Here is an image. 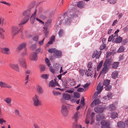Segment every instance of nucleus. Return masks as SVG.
<instances>
[{
    "label": "nucleus",
    "instance_id": "63",
    "mask_svg": "<svg viewBox=\"0 0 128 128\" xmlns=\"http://www.w3.org/2000/svg\"><path fill=\"white\" fill-rule=\"evenodd\" d=\"M78 124H76L75 122H74L72 124V127L73 128H76L78 127Z\"/></svg>",
    "mask_w": 128,
    "mask_h": 128
},
{
    "label": "nucleus",
    "instance_id": "27",
    "mask_svg": "<svg viewBox=\"0 0 128 128\" xmlns=\"http://www.w3.org/2000/svg\"><path fill=\"white\" fill-rule=\"evenodd\" d=\"M107 96H105L104 97L103 99L105 100L106 99L107 100L108 98V100H110L112 98V94L110 92L108 93Z\"/></svg>",
    "mask_w": 128,
    "mask_h": 128
},
{
    "label": "nucleus",
    "instance_id": "25",
    "mask_svg": "<svg viewBox=\"0 0 128 128\" xmlns=\"http://www.w3.org/2000/svg\"><path fill=\"white\" fill-rule=\"evenodd\" d=\"M26 42H24L22 43L18 46V49L19 50L22 49L26 47Z\"/></svg>",
    "mask_w": 128,
    "mask_h": 128
},
{
    "label": "nucleus",
    "instance_id": "32",
    "mask_svg": "<svg viewBox=\"0 0 128 128\" xmlns=\"http://www.w3.org/2000/svg\"><path fill=\"white\" fill-rule=\"evenodd\" d=\"M119 128H122L124 126V124L122 121H120L117 124Z\"/></svg>",
    "mask_w": 128,
    "mask_h": 128
},
{
    "label": "nucleus",
    "instance_id": "34",
    "mask_svg": "<svg viewBox=\"0 0 128 128\" xmlns=\"http://www.w3.org/2000/svg\"><path fill=\"white\" fill-rule=\"evenodd\" d=\"M55 38V36H51L50 39V40L48 42V44H46V45H47L48 44H52L53 42L54 41Z\"/></svg>",
    "mask_w": 128,
    "mask_h": 128
},
{
    "label": "nucleus",
    "instance_id": "45",
    "mask_svg": "<svg viewBox=\"0 0 128 128\" xmlns=\"http://www.w3.org/2000/svg\"><path fill=\"white\" fill-rule=\"evenodd\" d=\"M51 22V20H48L45 23V26H49Z\"/></svg>",
    "mask_w": 128,
    "mask_h": 128
},
{
    "label": "nucleus",
    "instance_id": "55",
    "mask_svg": "<svg viewBox=\"0 0 128 128\" xmlns=\"http://www.w3.org/2000/svg\"><path fill=\"white\" fill-rule=\"evenodd\" d=\"M79 72L80 75L83 76L84 74V70L82 69H80V70Z\"/></svg>",
    "mask_w": 128,
    "mask_h": 128
},
{
    "label": "nucleus",
    "instance_id": "48",
    "mask_svg": "<svg viewBox=\"0 0 128 128\" xmlns=\"http://www.w3.org/2000/svg\"><path fill=\"white\" fill-rule=\"evenodd\" d=\"M112 88V86L110 85H109L105 86V89L106 90L108 91L110 90Z\"/></svg>",
    "mask_w": 128,
    "mask_h": 128
},
{
    "label": "nucleus",
    "instance_id": "31",
    "mask_svg": "<svg viewBox=\"0 0 128 128\" xmlns=\"http://www.w3.org/2000/svg\"><path fill=\"white\" fill-rule=\"evenodd\" d=\"M119 63L118 62H114L112 65V67L114 68H117Z\"/></svg>",
    "mask_w": 128,
    "mask_h": 128
},
{
    "label": "nucleus",
    "instance_id": "19",
    "mask_svg": "<svg viewBox=\"0 0 128 128\" xmlns=\"http://www.w3.org/2000/svg\"><path fill=\"white\" fill-rule=\"evenodd\" d=\"M61 55V52L60 51L58 50L55 49L54 54V56L56 58H59Z\"/></svg>",
    "mask_w": 128,
    "mask_h": 128
},
{
    "label": "nucleus",
    "instance_id": "24",
    "mask_svg": "<svg viewBox=\"0 0 128 128\" xmlns=\"http://www.w3.org/2000/svg\"><path fill=\"white\" fill-rule=\"evenodd\" d=\"M104 116L103 114H102L100 116L98 115L96 117V120L97 121H100L104 119Z\"/></svg>",
    "mask_w": 128,
    "mask_h": 128
},
{
    "label": "nucleus",
    "instance_id": "53",
    "mask_svg": "<svg viewBox=\"0 0 128 128\" xmlns=\"http://www.w3.org/2000/svg\"><path fill=\"white\" fill-rule=\"evenodd\" d=\"M50 71L52 73L54 74L55 72V70L52 66L50 67Z\"/></svg>",
    "mask_w": 128,
    "mask_h": 128
},
{
    "label": "nucleus",
    "instance_id": "39",
    "mask_svg": "<svg viewBox=\"0 0 128 128\" xmlns=\"http://www.w3.org/2000/svg\"><path fill=\"white\" fill-rule=\"evenodd\" d=\"M40 77L43 79H46L48 78L49 77V74H42L41 76Z\"/></svg>",
    "mask_w": 128,
    "mask_h": 128
},
{
    "label": "nucleus",
    "instance_id": "61",
    "mask_svg": "<svg viewBox=\"0 0 128 128\" xmlns=\"http://www.w3.org/2000/svg\"><path fill=\"white\" fill-rule=\"evenodd\" d=\"M113 37V35H112L110 36L108 39V42H110L111 41L112 39V38Z\"/></svg>",
    "mask_w": 128,
    "mask_h": 128
},
{
    "label": "nucleus",
    "instance_id": "8",
    "mask_svg": "<svg viewBox=\"0 0 128 128\" xmlns=\"http://www.w3.org/2000/svg\"><path fill=\"white\" fill-rule=\"evenodd\" d=\"M32 9H29L25 10L22 12V14L25 16L26 17L28 16L29 17L31 14V12Z\"/></svg>",
    "mask_w": 128,
    "mask_h": 128
},
{
    "label": "nucleus",
    "instance_id": "26",
    "mask_svg": "<svg viewBox=\"0 0 128 128\" xmlns=\"http://www.w3.org/2000/svg\"><path fill=\"white\" fill-rule=\"evenodd\" d=\"M118 75V72L116 70H115L112 72V77L114 79H115L117 77Z\"/></svg>",
    "mask_w": 128,
    "mask_h": 128
},
{
    "label": "nucleus",
    "instance_id": "52",
    "mask_svg": "<svg viewBox=\"0 0 128 128\" xmlns=\"http://www.w3.org/2000/svg\"><path fill=\"white\" fill-rule=\"evenodd\" d=\"M116 0H109L108 2L111 4H114L116 2Z\"/></svg>",
    "mask_w": 128,
    "mask_h": 128
},
{
    "label": "nucleus",
    "instance_id": "17",
    "mask_svg": "<svg viewBox=\"0 0 128 128\" xmlns=\"http://www.w3.org/2000/svg\"><path fill=\"white\" fill-rule=\"evenodd\" d=\"M103 88V86H102L101 85V84L100 83H99L98 85L96 90L98 91L97 94H99L102 91V90Z\"/></svg>",
    "mask_w": 128,
    "mask_h": 128
},
{
    "label": "nucleus",
    "instance_id": "43",
    "mask_svg": "<svg viewBox=\"0 0 128 128\" xmlns=\"http://www.w3.org/2000/svg\"><path fill=\"white\" fill-rule=\"evenodd\" d=\"M73 94L74 97L76 98H79L80 96L79 94L77 92H74Z\"/></svg>",
    "mask_w": 128,
    "mask_h": 128
},
{
    "label": "nucleus",
    "instance_id": "54",
    "mask_svg": "<svg viewBox=\"0 0 128 128\" xmlns=\"http://www.w3.org/2000/svg\"><path fill=\"white\" fill-rule=\"evenodd\" d=\"M14 113L16 115L19 116L20 115L19 111L17 109H16L14 111Z\"/></svg>",
    "mask_w": 128,
    "mask_h": 128
},
{
    "label": "nucleus",
    "instance_id": "44",
    "mask_svg": "<svg viewBox=\"0 0 128 128\" xmlns=\"http://www.w3.org/2000/svg\"><path fill=\"white\" fill-rule=\"evenodd\" d=\"M45 61L46 63L48 66H49L50 65V64L49 60L47 58H45Z\"/></svg>",
    "mask_w": 128,
    "mask_h": 128
},
{
    "label": "nucleus",
    "instance_id": "51",
    "mask_svg": "<svg viewBox=\"0 0 128 128\" xmlns=\"http://www.w3.org/2000/svg\"><path fill=\"white\" fill-rule=\"evenodd\" d=\"M40 70L41 71H43L45 70V67L43 65H40Z\"/></svg>",
    "mask_w": 128,
    "mask_h": 128
},
{
    "label": "nucleus",
    "instance_id": "62",
    "mask_svg": "<svg viewBox=\"0 0 128 128\" xmlns=\"http://www.w3.org/2000/svg\"><path fill=\"white\" fill-rule=\"evenodd\" d=\"M84 99L83 97H82V98L81 100L80 103L83 105L84 103Z\"/></svg>",
    "mask_w": 128,
    "mask_h": 128
},
{
    "label": "nucleus",
    "instance_id": "4",
    "mask_svg": "<svg viewBox=\"0 0 128 128\" xmlns=\"http://www.w3.org/2000/svg\"><path fill=\"white\" fill-rule=\"evenodd\" d=\"M18 62L20 66L24 68H26V65L25 58L22 57L20 58L18 60Z\"/></svg>",
    "mask_w": 128,
    "mask_h": 128
},
{
    "label": "nucleus",
    "instance_id": "10",
    "mask_svg": "<svg viewBox=\"0 0 128 128\" xmlns=\"http://www.w3.org/2000/svg\"><path fill=\"white\" fill-rule=\"evenodd\" d=\"M0 86L3 88H12L11 86L2 81H0Z\"/></svg>",
    "mask_w": 128,
    "mask_h": 128
},
{
    "label": "nucleus",
    "instance_id": "30",
    "mask_svg": "<svg viewBox=\"0 0 128 128\" xmlns=\"http://www.w3.org/2000/svg\"><path fill=\"white\" fill-rule=\"evenodd\" d=\"M118 116V114L117 112H114L111 114L110 116L112 118H115Z\"/></svg>",
    "mask_w": 128,
    "mask_h": 128
},
{
    "label": "nucleus",
    "instance_id": "22",
    "mask_svg": "<svg viewBox=\"0 0 128 128\" xmlns=\"http://www.w3.org/2000/svg\"><path fill=\"white\" fill-rule=\"evenodd\" d=\"M92 72V71L90 69L88 70H86L84 71L85 74L88 77L91 76Z\"/></svg>",
    "mask_w": 128,
    "mask_h": 128
},
{
    "label": "nucleus",
    "instance_id": "3",
    "mask_svg": "<svg viewBox=\"0 0 128 128\" xmlns=\"http://www.w3.org/2000/svg\"><path fill=\"white\" fill-rule=\"evenodd\" d=\"M32 100L35 106H38L41 104V102L39 100L38 96L36 94L32 98Z\"/></svg>",
    "mask_w": 128,
    "mask_h": 128
},
{
    "label": "nucleus",
    "instance_id": "58",
    "mask_svg": "<svg viewBox=\"0 0 128 128\" xmlns=\"http://www.w3.org/2000/svg\"><path fill=\"white\" fill-rule=\"evenodd\" d=\"M84 90V89L81 88H78L77 90V91L78 92H83Z\"/></svg>",
    "mask_w": 128,
    "mask_h": 128
},
{
    "label": "nucleus",
    "instance_id": "40",
    "mask_svg": "<svg viewBox=\"0 0 128 128\" xmlns=\"http://www.w3.org/2000/svg\"><path fill=\"white\" fill-rule=\"evenodd\" d=\"M109 108H110V110L111 111L114 110L116 109V107L114 104H112L108 106Z\"/></svg>",
    "mask_w": 128,
    "mask_h": 128
},
{
    "label": "nucleus",
    "instance_id": "29",
    "mask_svg": "<svg viewBox=\"0 0 128 128\" xmlns=\"http://www.w3.org/2000/svg\"><path fill=\"white\" fill-rule=\"evenodd\" d=\"M63 97L65 100H68L70 98L71 96L70 94H63Z\"/></svg>",
    "mask_w": 128,
    "mask_h": 128
},
{
    "label": "nucleus",
    "instance_id": "13",
    "mask_svg": "<svg viewBox=\"0 0 128 128\" xmlns=\"http://www.w3.org/2000/svg\"><path fill=\"white\" fill-rule=\"evenodd\" d=\"M104 110V108L99 107H96L94 108V110L97 113H102Z\"/></svg>",
    "mask_w": 128,
    "mask_h": 128
},
{
    "label": "nucleus",
    "instance_id": "42",
    "mask_svg": "<svg viewBox=\"0 0 128 128\" xmlns=\"http://www.w3.org/2000/svg\"><path fill=\"white\" fill-rule=\"evenodd\" d=\"M64 33L63 30H62L60 29L58 32V35L60 36H62Z\"/></svg>",
    "mask_w": 128,
    "mask_h": 128
},
{
    "label": "nucleus",
    "instance_id": "47",
    "mask_svg": "<svg viewBox=\"0 0 128 128\" xmlns=\"http://www.w3.org/2000/svg\"><path fill=\"white\" fill-rule=\"evenodd\" d=\"M31 70L30 69H28L25 71V74L28 75L31 72Z\"/></svg>",
    "mask_w": 128,
    "mask_h": 128
},
{
    "label": "nucleus",
    "instance_id": "12",
    "mask_svg": "<svg viewBox=\"0 0 128 128\" xmlns=\"http://www.w3.org/2000/svg\"><path fill=\"white\" fill-rule=\"evenodd\" d=\"M80 115V113L79 112L76 111L72 117V119L74 120L75 121L78 120Z\"/></svg>",
    "mask_w": 128,
    "mask_h": 128
},
{
    "label": "nucleus",
    "instance_id": "36",
    "mask_svg": "<svg viewBox=\"0 0 128 128\" xmlns=\"http://www.w3.org/2000/svg\"><path fill=\"white\" fill-rule=\"evenodd\" d=\"M44 32L45 34V36L44 38L47 37V36L48 34V28L47 27H44Z\"/></svg>",
    "mask_w": 128,
    "mask_h": 128
},
{
    "label": "nucleus",
    "instance_id": "23",
    "mask_svg": "<svg viewBox=\"0 0 128 128\" xmlns=\"http://www.w3.org/2000/svg\"><path fill=\"white\" fill-rule=\"evenodd\" d=\"M37 11V10L35 9L34 12V14H32V15L30 18V20L31 21V23L33 24L34 22V21L35 20L34 16L36 14Z\"/></svg>",
    "mask_w": 128,
    "mask_h": 128
},
{
    "label": "nucleus",
    "instance_id": "46",
    "mask_svg": "<svg viewBox=\"0 0 128 128\" xmlns=\"http://www.w3.org/2000/svg\"><path fill=\"white\" fill-rule=\"evenodd\" d=\"M0 2L6 4L9 6H10L11 5V4L10 3L7 2L5 1H1Z\"/></svg>",
    "mask_w": 128,
    "mask_h": 128
},
{
    "label": "nucleus",
    "instance_id": "37",
    "mask_svg": "<svg viewBox=\"0 0 128 128\" xmlns=\"http://www.w3.org/2000/svg\"><path fill=\"white\" fill-rule=\"evenodd\" d=\"M103 63V61H102L98 64V65L97 66V71H98L100 70V68L102 66Z\"/></svg>",
    "mask_w": 128,
    "mask_h": 128
},
{
    "label": "nucleus",
    "instance_id": "20",
    "mask_svg": "<svg viewBox=\"0 0 128 128\" xmlns=\"http://www.w3.org/2000/svg\"><path fill=\"white\" fill-rule=\"evenodd\" d=\"M54 82L53 80L50 82L49 85L50 87H53L58 85V84L57 82H56L55 79H54Z\"/></svg>",
    "mask_w": 128,
    "mask_h": 128
},
{
    "label": "nucleus",
    "instance_id": "9",
    "mask_svg": "<svg viewBox=\"0 0 128 128\" xmlns=\"http://www.w3.org/2000/svg\"><path fill=\"white\" fill-rule=\"evenodd\" d=\"M9 66L14 70L16 71L19 72L20 69L18 64H10L9 65Z\"/></svg>",
    "mask_w": 128,
    "mask_h": 128
},
{
    "label": "nucleus",
    "instance_id": "1",
    "mask_svg": "<svg viewBox=\"0 0 128 128\" xmlns=\"http://www.w3.org/2000/svg\"><path fill=\"white\" fill-rule=\"evenodd\" d=\"M66 14H64L63 15H61L58 18V21L56 22V24L58 25L59 24V25H60L62 23L61 22L64 20V19L65 18L64 22L65 23L67 24H69L71 20L68 18H68H66V19L65 16Z\"/></svg>",
    "mask_w": 128,
    "mask_h": 128
},
{
    "label": "nucleus",
    "instance_id": "56",
    "mask_svg": "<svg viewBox=\"0 0 128 128\" xmlns=\"http://www.w3.org/2000/svg\"><path fill=\"white\" fill-rule=\"evenodd\" d=\"M52 94L54 95L55 96H57L58 95H60V94L59 92L54 91L52 92Z\"/></svg>",
    "mask_w": 128,
    "mask_h": 128
},
{
    "label": "nucleus",
    "instance_id": "28",
    "mask_svg": "<svg viewBox=\"0 0 128 128\" xmlns=\"http://www.w3.org/2000/svg\"><path fill=\"white\" fill-rule=\"evenodd\" d=\"M77 5L78 7L82 8L84 7V4L83 2L80 1L77 3Z\"/></svg>",
    "mask_w": 128,
    "mask_h": 128
},
{
    "label": "nucleus",
    "instance_id": "57",
    "mask_svg": "<svg viewBox=\"0 0 128 128\" xmlns=\"http://www.w3.org/2000/svg\"><path fill=\"white\" fill-rule=\"evenodd\" d=\"M128 42V40L127 39H124L123 40L122 43V44L125 45Z\"/></svg>",
    "mask_w": 128,
    "mask_h": 128
},
{
    "label": "nucleus",
    "instance_id": "6",
    "mask_svg": "<svg viewBox=\"0 0 128 128\" xmlns=\"http://www.w3.org/2000/svg\"><path fill=\"white\" fill-rule=\"evenodd\" d=\"M61 111L62 114L64 116H66L68 115V111L66 106L65 105L62 106Z\"/></svg>",
    "mask_w": 128,
    "mask_h": 128
},
{
    "label": "nucleus",
    "instance_id": "21",
    "mask_svg": "<svg viewBox=\"0 0 128 128\" xmlns=\"http://www.w3.org/2000/svg\"><path fill=\"white\" fill-rule=\"evenodd\" d=\"M100 102V100L99 98H97L95 100L91 103V106H94V105H96L99 104Z\"/></svg>",
    "mask_w": 128,
    "mask_h": 128
},
{
    "label": "nucleus",
    "instance_id": "16",
    "mask_svg": "<svg viewBox=\"0 0 128 128\" xmlns=\"http://www.w3.org/2000/svg\"><path fill=\"white\" fill-rule=\"evenodd\" d=\"M122 37L119 36L117 37L116 38H113L112 41L114 42H116V43H120L122 42Z\"/></svg>",
    "mask_w": 128,
    "mask_h": 128
},
{
    "label": "nucleus",
    "instance_id": "38",
    "mask_svg": "<svg viewBox=\"0 0 128 128\" xmlns=\"http://www.w3.org/2000/svg\"><path fill=\"white\" fill-rule=\"evenodd\" d=\"M110 82V80H106L104 81L103 83V85H104L105 86H107L109 84Z\"/></svg>",
    "mask_w": 128,
    "mask_h": 128
},
{
    "label": "nucleus",
    "instance_id": "18",
    "mask_svg": "<svg viewBox=\"0 0 128 128\" xmlns=\"http://www.w3.org/2000/svg\"><path fill=\"white\" fill-rule=\"evenodd\" d=\"M29 18L28 16H27L26 17L25 16L19 24V25H22L25 24L28 21Z\"/></svg>",
    "mask_w": 128,
    "mask_h": 128
},
{
    "label": "nucleus",
    "instance_id": "14",
    "mask_svg": "<svg viewBox=\"0 0 128 128\" xmlns=\"http://www.w3.org/2000/svg\"><path fill=\"white\" fill-rule=\"evenodd\" d=\"M30 58L32 60L36 61L37 60L38 57L36 52H32L31 54Z\"/></svg>",
    "mask_w": 128,
    "mask_h": 128
},
{
    "label": "nucleus",
    "instance_id": "49",
    "mask_svg": "<svg viewBox=\"0 0 128 128\" xmlns=\"http://www.w3.org/2000/svg\"><path fill=\"white\" fill-rule=\"evenodd\" d=\"M55 50V49L54 48H51L48 50V52L50 53L53 52L54 53Z\"/></svg>",
    "mask_w": 128,
    "mask_h": 128
},
{
    "label": "nucleus",
    "instance_id": "11",
    "mask_svg": "<svg viewBox=\"0 0 128 128\" xmlns=\"http://www.w3.org/2000/svg\"><path fill=\"white\" fill-rule=\"evenodd\" d=\"M101 52H98V51L97 50H95L92 56V58H94L96 57V59H98L100 58L101 54Z\"/></svg>",
    "mask_w": 128,
    "mask_h": 128
},
{
    "label": "nucleus",
    "instance_id": "60",
    "mask_svg": "<svg viewBox=\"0 0 128 128\" xmlns=\"http://www.w3.org/2000/svg\"><path fill=\"white\" fill-rule=\"evenodd\" d=\"M74 89H73L72 90H68L66 91V92L68 93L72 94L74 92Z\"/></svg>",
    "mask_w": 128,
    "mask_h": 128
},
{
    "label": "nucleus",
    "instance_id": "7",
    "mask_svg": "<svg viewBox=\"0 0 128 128\" xmlns=\"http://www.w3.org/2000/svg\"><path fill=\"white\" fill-rule=\"evenodd\" d=\"M102 128H110L109 122L104 120H102L101 122Z\"/></svg>",
    "mask_w": 128,
    "mask_h": 128
},
{
    "label": "nucleus",
    "instance_id": "35",
    "mask_svg": "<svg viewBox=\"0 0 128 128\" xmlns=\"http://www.w3.org/2000/svg\"><path fill=\"white\" fill-rule=\"evenodd\" d=\"M37 90L38 93L39 94H41L43 93V89L40 86L38 87L37 88Z\"/></svg>",
    "mask_w": 128,
    "mask_h": 128
},
{
    "label": "nucleus",
    "instance_id": "5",
    "mask_svg": "<svg viewBox=\"0 0 128 128\" xmlns=\"http://www.w3.org/2000/svg\"><path fill=\"white\" fill-rule=\"evenodd\" d=\"M11 32L13 36L18 34L19 33L18 26H12L11 28Z\"/></svg>",
    "mask_w": 128,
    "mask_h": 128
},
{
    "label": "nucleus",
    "instance_id": "15",
    "mask_svg": "<svg viewBox=\"0 0 128 128\" xmlns=\"http://www.w3.org/2000/svg\"><path fill=\"white\" fill-rule=\"evenodd\" d=\"M10 49L7 48H1L2 52L6 54H9L10 53Z\"/></svg>",
    "mask_w": 128,
    "mask_h": 128
},
{
    "label": "nucleus",
    "instance_id": "59",
    "mask_svg": "<svg viewBox=\"0 0 128 128\" xmlns=\"http://www.w3.org/2000/svg\"><path fill=\"white\" fill-rule=\"evenodd\" d=\"M106 45L105 44H103L101 45L100 47V50H102L105 47Z\"/></svg>",
    "mask_w": 128,
    "mask_h": 128
},
{
    "label": "nucleus",
    "instance_id": "2",
    "mask_svg": "<svg viewBox=\"0 0 128 128\" xmlns=\"http://www.w3.org/2000/svg\"><path fill=\"white\" fill-rule=\"evenodd\" d=\"M108 64H110V60L108 59H107L104 62L103 64L104 67L100 72V74H105L108 72Z\"/></svg>",
    "mask_w": 128,
    "mask_h": 128
},
{
    "label": "nucleus",
    "instance_id": "33",
    "mask_svg": "<svg viewBox=\"0 0 128 128\" xmlns=\"http://www.w3.org/2000/svg\"><path fill=\"white\" fill-rule=\"evenodd\" d=\"M124 50V47L123 46H120L117 51L118 53H120L123 52Z\"/></svg>",
    "mask_w": 128,
    "mask_h": 128
},
{
    "label": "nucleus",
    "instance_id": "41",
    "mask_svg": "<svg viewBox=\"0 0 128 128\" xmlns=\"http://www.w3.org/2000/svg\"><path fill=\"white\" fill-rule=\"evenodd\" d=\"M4 101L7 103H10L11 101V99L10 98H6L4 100Z\"/></svg>",
    "mask_w": 128,
    "mask_h": 128
},
{
    "label": "nucleus",
    "instance_id": "50",
    "mask_svg": "<svg viewBox=\"0 0 128 128\" xmlns=\"http://www.w3.org/2000/svg\"><path fill=\"white\" fill-rule=\"evenodd\" d=\"M6 121L4 120L3 118H0V124L2 125L4 122H6Z\"/></svg>",
    "mask_w": 128,
    "mask_h": 128
},
{
    "label": "nucleus",
    "instance_id": "64",
    "mask_svg": "<svg viewBox=\"0 0 128 128\" xmlns=\"http://www.w3.org/2000/svg\"><path fill=\"white\" fill-rule=\"evenodd\" d=\"M44 38H44L43 39L42 41H39V42L38 43L40 45H41L43 44Z\"/></svg>",
    "mask_w": 128,
    "mask_h": 128
}]
</instances>
